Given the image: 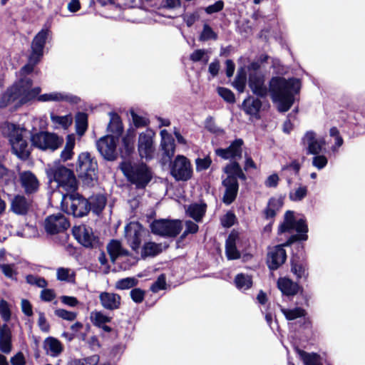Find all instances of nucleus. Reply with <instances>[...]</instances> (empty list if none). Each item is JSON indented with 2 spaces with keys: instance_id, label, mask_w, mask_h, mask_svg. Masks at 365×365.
Wrapping results in <instances>:
<instances>
[{
  "instance_id": "1",
  "label": "nucleus",
  "mask_w": 365,
  "mask_h": 365,
  "mask_svg": "<svg viewBox=\"0 0 365 365\" xmlns=\"http://www.w3.org/2000/svg\"><path fill=\"white\" fill-rule=\"evenodd\" d=\"M249 87L252 93L259 97H265L269 91L272 101L277 103L281 112L288 110L294 103V95L300 89L298 79H285L274 77L269 81L268 90L264 83V76L258 71L252 72L249 76Z\"/></svg>"
},
{
  "instance_id": "2",
  "label": "nucleus",
  "mask_w": 365,
  "mask_h": 365,
  "mask_svg": "<svg viewBox=\"0 0 365 365\" xmlns=\"http://www.w3.org/2000/svg\"><path fill=\"white\" fill-rule=\"evenodd\" d=\"M32 82L29 78H23L10 88L0 98V108H5L11 103L16 106L35 98L41 92L39 87L31 88Z\"/></svg>"
},
{
  "instance_id": "3",
  "label": "nucleus",
  "mask_w": 365,
  "mask_h": 365,
  "mask_svg": "<svg viewBox=\"0 0 365 365\" xmlns=\"http://www.w3.org/2000/svg\"><path fill=\"white\" fill-rule=\"evenodd\" d=\"M120 168L128 181L137 188H145L153 178L151 170L144 163L124 162Z\"/></svg>"
},
{
  "instance_id": "4",
  "label": "nucleus",
  "mask_w": 365,
  "mask_h": 365,
  "mask_svg": "<svg viewBox=\"0 0 365 365\" xmlns=\"http://www.w3.org/2000/svg\"><path fill=\"white\" fill-rule=\"evenodd\" d=\"M48 177L57 183L58 188L71 192L78 187L73 172L66 167L58 164L49 165L46 168Z\"/></svg>"
},
{
  "instance_id": "5",
  "label": "nucleus",
  "mask_w": 365,
  "mask_h": 365,
  "mask_svg": "<svg viewBox=\"0 0 365 365\" xmlns=\"http://www.w3.org/2000/svg\"><path fill=\"white\" fill-rule=\"evenodd\" d=\"M4 129L8 132L14 153L20 158H26L30 153L27 141L25 139L26 130L9 123L5 125Z\"/></svg>"
},
{
  "instance_id": "6",
  "label": "nucleus",
  "mask_w": 365,
  "mask_h": 365,
  "mask_svg": "<svg viewBox=\"0 0 365 365\" xmlns=\"http://www.w3.org/2000/svg\"><path fill=\"white\" fill-rule=\"evenodd\" d=\"M62 210L74 217H83L91 210L89 201L78 194L64 195L61 201Z\"/></svg>"
},
{
  "instance_id": "7",
  "label": "nucleus",
  "mask_w": 365,
  "mask_h": 365,
  "mask_svg": "<svg viewBox=\"0 0 365 365\" xmlns=\"http://www.w3.org/2000/svg\"><path fill=\"white\" fill-rule=\"evenodd\" d=\"M76 170L79 177L87 183L97 178V163L88 153H82L78 155Z\"/></svg>"
},
{
  "instance_id": "8",
  "label": "nucleus",
  "mask_w": 365,
  "mask_h": 365,
  "mask_svg": "<svg viewBox=\"0 0 365 365\" xmlns=\"http://www.w3.org/2000/svg\"><path fill=\"white\" fill-rule=\"evenodd\" d=\"M182 229V223L179 220H158L151 225L152 232L163 237H175Z\"/></svg>"
},
{
  "instance_id": "9",
  "label": "nucleus",
  "mask_w": 365,
  "mask_h": 365,
  "mask_svg": "<svg viewBox=\"0 0 365 365\" xmlns=\"http://www.w3.org/2000/svg\"><path fill=\"white\" fill-rule=\"evenodd\" d=\"M32 145L42 150L58 149L63 143V138L54 133L40 132L34 134L31 138Z\"/></svg>"
},
{
  "instance_id": "10",
  "label": "nucleus",
  "mask_w": 365,
  "mask_h": 365,
  "mask_svg": "<svg viewBox=\"0 0 365 365\" xmlns=\"http://www.w3.org/2000/svg\"><path fill=\"white\" fill-rule=\"evenodd\" d=\"M170 174L178 181H187L192 178V168L184 155H177L170 165Z\"/></svg>"
},
{
  "instance_id": "11",
  "label": "nucleus",
  "mask_w": 365,
  "mask_h": 365,
  "mask_svg": "<svg viewBox=\"0 0 365 365\" xmlns=\"http://www.w3.org/2000/svg\"><path fill=\"white\" fill-rule=\"evenodd\" d=\"M294 239H289L286 243L282 245L275 246L269 250L267 254V263L270 269H277L283 264L287 259L284 246H288L294 240H305L304 236L294 237Z\"/></svg>"
},
{
  "instance_id": "12",
  "label": "nucleus",
  "mask_w": 365,
  "mask_h": 365,
  "mask_svg": "<svg viewBox=\"0 0 365 365\" xmlns=\"http://www.w3.org/2000/svg\"><path fill=\"white\" fill-rule=\"evenodd\" d=\"M145 230L138 222H131L124 229V237L133 250L137 252L142 242Z\"/></svg>"
},
{
  "instance_id": "13",
  "label": "nucleus",
  "mask_w": 365,
  "mask_h": 365,
  "mask_svg": "<svg viewBox=\"0 0 365 365\" xmlns=\"http://www.w3.org/2000/svg\"><path fill=\"white\" fill-rule=\"evenodd\" d=\"M155 133L148 130L140 134L138 142L139 155L143 158L150 159L155 152L154 138Z\"/></svg>"
},
{
  "instance_id": "14",
  "label": "nucleus",
  "mask_w": 365,
  "mask_h": 365,
  "mask_svg": "<svg viewBox=\"0 0 365 365\" xmlns=\"http://www.w3.org/2000/svg\"><path fill=\"white\" fill-rule=\"evenodd\" d=\"M292 230H295L299 233H303L299 234L298 235H296L295 237H300V236H304L307 238L306 233L308 230L307 226L305 224L304 221L301 220L299 221H295L294 217V213L292 211H287L284 215V222L280 225L279 228V231L280 232H284L291 231ZM294 236L291 237L290 239H294Z\"/></svg>"
},
{
  "instance_id": "15",
  "label": "nucleus",
  "mask_w": 365,
  "mask_h": 365,
  "mask_svg": "<svg viewBox=\"0 0 365 365\" xmlns=\"http://www.w3.org/2000/svg\"><path fill=\"white\" fill-rule=\"evenodd\" d=\"M117 138L113 135H108L101 138L96 143L98 152L106 160H113L117 156Z\"/></svg>"
},
{
  "instance_id": "16",
  "label": "nucleus",
  "mask_w": 365,
  "mask_h": 365,
  "mask_svg": "<svg viewBox=\"0 0 365 365\" xmlns=\"http://www.w3.org/2000/svg\"><path fill=\"white\" fill-rule=\"evenodd\" d=\"M70 224L66 217L61 214L52 215L46 217L44 222L46 231L51 235L63 232Z\"/></svg>"
},
{
  "instance_id": "17",
  "label": "nucleus",
  "mask_w": 365,
  "mask_h": 365,
  "mask_svg": "<svg viewBox=\"0 0 365 365\" xmlns=\"http://www.w3.org/2000/svg\"><path fill=\"white\" fill-rule=\"evenodd\" d=\"M48 34V29H42L34 36L31 45V52L30 55L31 61H36V60H41L42 58L43 48Z\"/></svg>"
},
{
  "instance_id": "18",
  "label": "nucleus",
  "mask_w": 365,
  "mask_h": 365,
  "mask_svg": "<svg viewBox=\"0 0 365 365\" xmlns=\"http://www.w3.org/2000/svg\"><path fill=\"white\" fill-rule=\"evenodd\" d=\"M73 235L84 247H91L96 242V237L91 227L86 225H80L73 227Z\"/></svg>"
},
{
  "instance_id": "19",
  "label": "nucleus",
  "mask_w": 365,
  "mask_h": 365,
  "mask_svg": "<svg viewBox=\"0 0 365 365\" xmlns=\"http://www.w3.org/2000/svg\"><path fill=\"white\" fill-rule=\"evenodd\" d=\"M302 140L304 145L307 147L308 153L313 155L319 153L322 147L325 145L324 140L316 138L315 133L312 131L306 133Z\"/></svg>"
},
{
  "instance_id": "20",
  "label": "nucleus",
  "mask_w": 365,
  "mask_h": 365,
  "mask_svg": "<svg viewBox=\"0 0 365 365\" xmlns=\"http://www.w3.org/2000/svg\"><path fill=\"white\" fill-rule=\"evenodd\" d=\"M99 300L101 306L107 310H115L120 308L121 297L119 294L103 292L99 294Z\"/></svg>"
},
{
  "instance_id": "21",
  "label": "nucleus",
  "mask_w": 365,
  "mask_h": 365,
  "mask_svg": "<svg viewBox=\"0 0 365 365\" xmlns=\"http://www.w3.org/2000/svg\"><path fill=\"white\" fill-rule=\"evenodd\" d=\"M20 182L26 193H33L38 190L39 182L36 175L30 171L19 174Z\"/></svg>"
},
{
  "instance_id": "22",
  "label": "nucleus",
  "mask_w": 365,
  "mask_h": 365,
  "mask_svg": "<svg viewBox=\"0 0 365 365\" xmlns=\"http://www.w3.org/2000/svg\"><path fill=\"white\" fill-rule=\"evenodd\" d=\"M222 184L225 187V191L223 196V202L227 204H231L236 198L238 192V182L235 178H227L222 181Z\"/></svg>"
},
{
  "instance_id": "23",
  "label": "nucleus",
  "mask_w": 365,
  "mask_h": 365,
  "mask_svg": "<svg viewBox=\"0 0 365 365\" xmlns=\"http://www.w3.org/2000/svg\"><path fill=\"white\" fill-rule=\"evenodd\" d=\"M243 140L242 139H237L233 141L231 145L226 149H217L215 153L218 156L224 159L233 158L236 157H241L242 155V145Z\"/></svg>"
},
{
  "instance_id": "24",
  "label": "nucleus",
  "mask_w": 365,
  "mask_h": 365,
  "mask_svg": "<svg viewBox=\"0 0 365 365\" xmlns=\"http://www.w3.org/2000/svg\"><path fill=\"white\" fill-rule=\"evenodd\" d=\"M31 201L23 195H16L11 202V210L16 215H26L30 210Z\"/></svg>"
},
{
  "instance_id": "25",
  "label": "nucleus",
  "mask_w": 365,
  "mask_h": 365,
  "mask_svg": "<svg viewBox=\"0 0 365 365\" xmlns=\"http://www.w3.org/2000/svg\"><path fill=\"white\" fill-rule=\"evenodd\" d=\"M43 349L46 354L51 357L58 356L63 351L61 342L54 337H47L43 341Z\"/></svg>"
},
{
  "instance_id": "26",
  "label": "nucleus",
  "mask_w": 365,
  "mask_h": 365,
  "mask_svg": "<svg viewBox=\"0 0 365 365\" xmlns=\"http://www.w3.org/2000/svg\"><path fill=\"white\" fill-rule=\"evenodd\" d=\"M161 137L160 146L165 154L170 158L174 155L175 150V140L170 133L166 130H162L160 133Z\"/></svg>"
},
{
  "instance_id": "27",
  "label": "nucleus",
  "mask_w": 365,
  "mask_h": 365,
  "mask_svg": "<svg viewBox=\"0 0 365 365\" xmlns=\"http://www.w3.org/2000/svg\"><path fill=\"white\" fill-rule=\"evenodd\" d=\"M277 287L282 294L287 296H293L298 293L299 286L287 277L279 278Z\"/></svg>"
},
{
  "instance_id": "28",
  "label": "nucleus",
  "mask_w": 365,
  "mask_h": 365,
  "mask_svg": "<svg viewBox=\"0 0 365 365\" xmlns=\"http://www.w3.org/2000/svg\"><path fill=\"white\" fill-rule=\"evenodd\" d=\"M167 245L158 244L153 242H145L141 250V257L145 259L148 257H155L167 248Z\"/></svg>"
},
{
  "instance_id": "29",
  "label": "nucleus",
  "mask_w": 365,
  "mask_h": 365,
  "mask_svg": "<svg viewBox=\"0 0 365 365\" xmlns=\"http://www.w3.org/2000/svg\"><path fill=\"white\" fill-rule=\"evenodd\" d=\"M0 350L4 354L11 351V332L6 324L1 326L0 330Z\"/></svg>"
},
{
  "instance_id": "30",
  "label": "nucleus",
  "mask_w": 365,
  "mask_h": 365,
  "mask_svg": "<svg viewBox=\"0 0 365 365\" xmlns=\"http://www.w3.org/2000/svg\"><path fill=\"white\" fill-rule=\"evenodd\" d=\"M237 238V234L232 232L226 240L225 252L228 259H237L240 257V254L236 248Z\"/></svg>"
},
{
  "instance_id": "31",
  "label": "nucleus",
  "mask_w": 365,
  "mask_h": 365,
  "mask_svg": "<svg viewBox=\"0 0 365 365\" xmlns=\"http://www.w3.org/2000/svg\"><path fill=\"white\" fill-rule=\"evenodd\" d=\"M107 251L113 262L118 257L128 255V252L122 247L120 242L118 240H111L107 245Z\"/></svg>"
},
{
  "instance_id": "32",
  "label": "nucleus",
  "mask_w": 365,
  "mask_h": 365,
  "mask_svg": "<svg viewBox=\"0 0 365 365\" xmlns=\"http://www.w3.org/2000/svg\"><path fill=\"white\" fill-rule=\"evenodd\" d=\"M110 123L108 125V130L115 135L116 138L122 133L123 128L120 118L114 113H110Z\"/></svg>"
},
{
  "instance_id": "33",
  "label": "nucleus",
  "mask_w": 365,
  "mask_h": 365,
  "mask_svg": "<svg viewBox=\"0 0 365 365\" xmlns=\"http://www.w3.org/2000/svg\"><path fill=\"white\" fill-rule=\"evenodd\" d=\"M75 146V136L73 134L68 135L66 138V143L64 149L61 153V158L63 161L68 160L73 155V148Z\"/></svg>"
},
{
  "instance_id": "34",
  "label": "nucleus",
  "mask_w": 365,
  "mask_h": 365,
  "mask_svg": "<svg viewBox=\"0 0 365 365\" xmlns=\"http://www.w3.org/2000/svg\"><path fill=\"white\" fill-rule=\"evenodd\" d=\"M76 272L71 268L59 267L56 269V279L59 281L74 283Z\"/></svg>"
},
{
  "instance_id": "35",
  "label": "nucleus",
  "mask_w": 365,
  "mask_h": 365,
  "mask_svg": "<svg viewBox=\"0 0 365 365\" xmlns=\"http://www.w3.org/2000/svg\"><path fill=\"white\" fill-rule=\"evenodd\" d=\"M225 173L227 175V178L233 177L237 180V178L245 179V176L237 163L232 162L224 168Z\"/></svg>"
},
{
  "instance_id": "36",
  "label": "nucleus",
  "mask_w": 365,
  "mask_h": 365,
  "mask_svg": "<svg viewBox=\"0 0 365 365\" xmlns=\"http://www.w3.org/2000/svg\"><path fill=\"white\" fill-rule=\"evenodd\" d=\"M242 106L247 114L254 115L259 110L262 103L259 100L248 98L244 101Z\"/></svg>"
},
{
  "instance_id": "37",
  "label": "nucleus",
  "mask_w": 365,
  "mask_h": 365,
  "mask_svg": "<svg viewBox=\"0 0 365 365\" xmlns=\"http://www.w3.org/2000/svg\"><path fill=\"white\" fill-rule=\"evenodd\" d=\"M307 187L299 185L297 188L290 190L289 198L291 201L298 202L302 200L307 195Z\"/></svg>"
},
{
  "instance_id": "38",
  "label": "nucleus",
  "mask_w": 365,
  "mask_h": 365,
  "mask_svg": "<svg viewBox=\"0 0 365 365\" xmlns=\"http://www.w3.org/2000/svg\"><path fill=\"white\" fill-rule=\"evenodd\" d=\"M298 354L305 365H322L320 357L317 354H309L302 350H298Z\"/></svg>"
},
{
  "instance_id": "39",
  "label": "nucleus",
  "mask_w": 365,
  "mask_h": 365,
  "mask_svg": "<svg viewBox=\"0 0 365 365\" xmlns=\"http://www.w3.org/2000/svg\"><path fill=\"white\" fill-rule=\"evenodd\" d=\"M187 212L190 217L196 221H200L205 212V207L198 204L191 205Z\"/></svg>"
},
{
  "instance_id": "40",
  "label": "nucleus",
  "mask_w": 365,
  "mask_h": 365,
  "mask_svg": "<svg viewBox=\"0 0 365 365\" xmlns=\"http://www.w3.org/2000/svg\"><path fill=\"white\" fill-rule=\"evenodd\" d=\"M90 319L92 323L97 327H101L108 322H110L111 318L104 314L100 311H93L91 313Z\"/></svg>"
},
{
  "instance_id": "41",
  "label": "nucleus",
  "mask_w": 365,
  "mask_h": 365,
  "mask_svg": "<svg viewBox=\"0 0 365 365\" xmlns=\"http://www.w3.org/2000/svg\"><path fill=\"white\" fill-rule=\"evenodd\" d=\"M106 204V197L103 195H97L91 198V201L89 202V205L91 206V210L98 214L104 208Z\"/></svg>"
},
{
  "instance_id": "42",
  "label": "nucleus",
  "mask_w": 365,
  "mask_h": 365,
  "mask_svg": "<svg viewBox=\"0 0 365 365\" xmlns=\"http://www.w3.org/2000/svg\"><path fill=\"white\" fill-rule=\"evenodd\" d=\"M88 127V117L84 113H79L76 115V128L79 135H83Z\"/></svg>"
},
{
  "instance_id": "43",
  "label": "nucleus",
  "mask_w": 365,
  "mask_h": 365,
  "mask_svg": "<svg viewBox=\"0 0 365 365\" xmlns=\"http://www.w3.org/2000/svg\"><path fill=\"white\" fill-rule=\"evenodd\" d=\"M282 312L285 316L287 320H294L305 315V310L300 307H295L294 309H281Z\"/></svg>"
},
{
  "instance_id": "44",
  "label": "nucleus",
  "mask_w": 365,
  "mask_h": 365,
  "mask_svg": "<svg viewBox=\"0 0 365 365\" xmlns=\"http://www.w3.org/2000/svg\"><path fill=\"white\" fill-rule=\"evenodd\" d=\"M51 119L53 123L61 125L63 128H67L68 126H70L73 121V118L71 115L58 116L51 114Z\"/></svg>"
},
{
  "instance_id": "45",
  "label": "nucleus",
  "mask_w": 365,
  "mask_h": 365,
  "mask_svg": "<svg viewBox=\"0 0 365 365\" xmlns=\"http://www.w3.org/2000/svg\"><path fill=\"white\" fill-rule=\"evenodd\" d=\"M0 269L6 277L16 279L17 271L14 264L0 263Z\"/></svg>"
},
{
  "instance_id": "46",
  "label": "nucleus",
  "mask_w": 365,
  "mask_h": 365,
  "mask_svg": "<svg viewBox=\"0 0 365 365\" xmlns=\"http://www.w3.org/2000/svg\"><path fill=\"white\" fill-rule=\"evenodd\" d=\"M26 281L30 285H34L39 288H46L48 286V282L44 278L36 275H27L26 277Z\"/></svg>"
},
{
  "instance_id": "47",
  "label": "nucleus",
  "mask_w": 365,
  "mask_h": 365,
  "mask_svg": "<svg viewBox=\"0 0 365 365\" xmlns=\"http://www.w3.org/2000/svg\"><path fill=\"white\" fill-rule=\"evenodd\" d=\"M137 280L134 277H126L116 282L115 287L117 289H128L135 287Z\"/></svg>"
},
{
  "instance_id": "48",
  "label": "nucleus",
  "mask_w": 365,
  "mask_h": 365,
  "mask_svg": "<svg viewBox=\"0 0 365 365\" xmlns=\"http://www.w3.org/2000/svg\"><path fill=\"white\" fill-rule=\"evenodd\" d=\"M235 283L238 288L247 289L251 287L252 280L250 276L240 274L236 277Z\"/></svg>"
},
{
  "instance_id": "49",
  "label": "nucleus",
  "mask_w": 365,
  "mask_h": 365,
  "mask_svg": "<svg viewBox=\"0 0 365 365\" xmlns=\"http://www.w3.org/2000/svg\"><path fill=\"white\" fill-rule=\"evenodd\" d=\"M64 99H68V97L66 96H63V94L60 93H47L41 95L38 97V100L40 101H62Z\"/></svg>"
},
{
  "instance_id": "50",
  "label": "nucleus",
  "mask_w": 365,
  "mask_h": 365,
  "mask_svg": "<svg viewBox=\"0 0 365 365\" xmlns=\"http://www.w3.org/2000/svg\"><path fill=\"white\" fill-rule=\"evenodd\" d=\"M217 34L213 31V30L207 24L204 25L203 30L201 33L200 39L201 41H208V40H216Z\"/></svg>"
},
{
  "instance_id": "51",
  "label": "nucleus",
  "mask_w": 365,
  "mask_h": 365,
  "mask_svg": "<svg viewBox=\"0 0 365 365\" xmlns=\"http://www.w3.org/2000/svg\"><path fill=\"white\" fill-rule=\"evenodd\" d=\"M0 315L4 321L9 322L11 318V311L6 301L1 299L0 301Z\"/></svg>"
},
{
  "instance_id": "52",
  "label": "nucleus",
  "mask_w": 365,
  "mask_h": 365,
  "mask_svg": "<svg viewBox=\"0 0 365 365\" xmlns=\"http://www.w3.org/2000/svg\"><path fill=\"white\" fill-rule=\"evenodd\" d=\"M217 93L225 101L228 103H234L235 101V95L230 89L225 88H218Z\"/></svg>"
},
{
  "instance_id": "53",
  "label": "nucleus",
  "mask_w": 365,
  "mask_h": 365,
  "mask_svg": "<svg viewBox=\"0 0 365 365\" xmlns=\"http://www.w3.org/2000/svg\"><path fill=\"white\" fill-rule=\"evenodd\" d=\"M55 314L57 317L68 321H73L76 317V314L75 312H69L63 309H56L55 311Z\"/></svg>"
},
{
  "instance_id": "54",
  "label": "nucleus",
  "mask_w": 365,
  "mask_h": 365,
  "mask_svg": "<svg viewBox=\"0 0 365 365\" xmlns=\"http://www.w3.org/2000/svg\"><path fill=\"white\" fill-rule=\"evenodd\" d=\"M185 226L186 229L181 235V238L185 237L188 234H195L198 231V225L192 221H187Z\"/></svg>"
},
{
  "instance_id": "55",
  "label": "nucleus",
  "mask_w": 365,
  "mask_h": 365,
  "mask_svg": "<svg viewBox=\"0 0 365 365\" xmlns=\"http://www.w3.org/2000/svg\"><path fill=\"white\" fill-rule=\"evenodd\" d=\"M41 292L40 298L44 302H51L56 297V294L53 289L43 288Z\"/></svg>"
},
{
  "instance_id": "56",
  "label": "nucleus",
  "mask_w": 365,
  "mask_h": 365,
  "mask_svg": "<svg viewBox=\"0 0 365 365\" xmlns=\"http://www.w3.org/2000/svg\"><path fill=\"white\" fill-rule=\"evenodd\" d=\"M211 164V160L209 158H197L196 160V170L201 171L205 170L210 167Z\"/></svg>"
},
{
  "instance_id": "57",
  "label": "nucleus",
  "mask_w": 365,
  "mask_h": 365,
  "mask_svg": "<svg viewBox=\"0 0 365 365\" xmlns=\"http://www.w3.org/2000/svg\"><path fill=\"white\" fill-rule=\"evenodd\" d=\"M235 215L232 212H227L221 220L223 227H230L235 223Z\"/></svg>"
},
{
  "instance_id": "58",
  "label": "nucleus",
  "mask_w": 365,
  "mask_h": 365,
  "mask_svg": "<svg viewBox=\"0 0 365 365\" xmlns=\"http://www.w3.org/2000/svg\"><path fill=\"white\" fill-rule=\"evenodd\" d=\"M312 164L318 169H322L327 164V159L324 155H317L313 158Z\"/></svg>"
},
{
  "instance_id": "59",
  "label": "nucleus",
  "mask_w": 365,
  "mask_h": 365,
  "mask_svg": "<svg viewBox=\"0 0 365 365\" xmlns=\"http://www.w3.org/2000/svg\"><path fill=\"white\" fill-rule=\"evenodd\" d=\"M145 293L140 289H133L130 292L132 299L136 303H140L144 299Z\"/></svg>"
},
{
  "instance_id": "60",
  "label": "nucleus",
  "mask_w": 365,
  "mask_h": 365,
  "mask_svg": "<svg viewBox=\"0 0 365 365\" xmlns=\"http://www.w3.org/2000/svg\"><path fill=\"white\" fill-rule=\"evenodd\" d=\"M279 178L277 174L274 173L267 177L264 181V185L267 187H276L278 185Z\"/></svg>"
},
{
  "instance_id": "61",
  "label": "nucleus",
  "mask_w": 365,
  "mask_h": 365,
  "mask_svg": "<svg viewBox=\"0 0 365 365\" xmlns=\"http://www.w3.org/2000/svg\"><path fill=\"white\" fill-rule=\"evenodd\" d=\"M291 271L298 278H301L304 276L305 268L300 264H296L293 262L292 264Z\"/></svg>"
},
{
  "instance_id": "62",
  "label": "nucleus",
  "mask_w": 365,
  "mask_h": 365,
  "mask_svg": "<svg viewBox=\"0 0 365 365\" xmlns=\"http://www.w3.org/2000/svg\"><path fill=\"white\" fill-rule=\"evenodd\" d=\"M38 325L41 331L44 332H48L50 328L49 324L47 322L44 314L41 312H40L38 314Z\"/></svg>"
},
{
  "instance_id": "63",
  "label": "nucleus",
  "mask_w": 365,
  "mask_h": 365,
  "mask_svg": "<svg viewBox=\"0 0 365 365\" xmlns=\"http://www.w3.org/2000/svg\"><path fill=\"white\" fill-rule=\"evenodd\" d=\"M165 286V279L163 276H160L158 278L157 281L152 285L151 289L153 292H158V291L163 289Z\"/></svg>"
},
{
  "instance_id": "64",
  "label": "nucleus",
  "mask_w": 365,
  "mask_h": 365,
  "mask_svg": "<svg viewBox=\"0 0 365 365\" xmlns=\"http://www.w3.org/2000/svg\"><path fill=\"white\" fill-rule=\"evenodd\" d=\"M12 365H25L26 359L22 352H18L11 358Z\"/></svg>"
}]
</instances>
